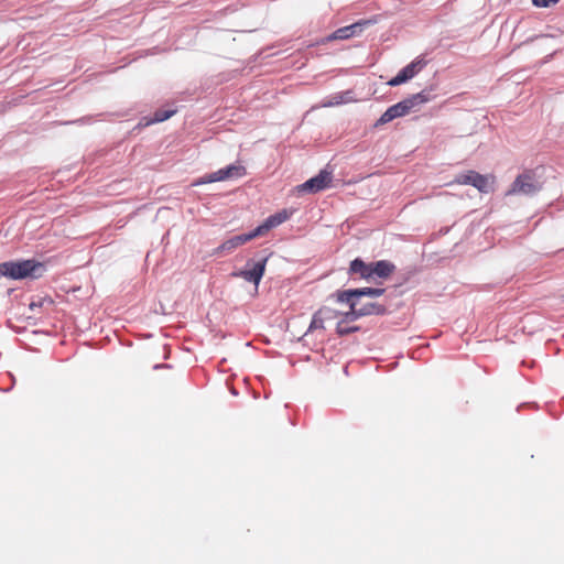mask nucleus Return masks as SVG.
Listing matches in <instances>:
<instances>
[{
  "instance_id": "22",
  "label": "nucleus",
  "mask_w": 564,
  "mask_h": 564,
  "mask_svg": "<svg viewBox=\"0 0 564 564\" xmlns=\"http://www.w3.org/2000/svg\"><path fill=\"white\" fill-rule=\"evenodd\" d=\"M408 80H410L408 77V74H405V72L402 68L393 78H391L388 82V85L394 87V86H399Z\"/></svg>"
},
{
  "instance_id": "16",
  "label": "nucleus",
  "mask_w": 564,
  "mask_h": 564,
  "mask_svg": "<svg viewBox=\"0 0 564 564\" xmlns=\"http://www.w3.org/2000/svg\"><path fill=\"white\" fill-rule=\"evenodd\" d=\"M340 303H347L349 305V311L341 314V319L339 322H344L346 324L355 322L356 319L360 318L361 315H359L358 310V302L357 299H352L350 301H339Z\"/></svg>"
},
{
  "instance_id": "19",
  "label": "nucleus",
  "mask_w": 564,
  "mask_h": 564,
  "mask_svg": "<svg viewBox=\"0 0 564 564\" xmlns=\"http://www.w3.org/2000/svg\"><path fill=\"white\" fill-rule=\"evenodd\" d=\"M175 112V109H159L154 112L153 117L150 120L145 121V126L156 122H163L171 118Z\"/></svg>"
},
{
  "instance_id": "17",
  "label": "nucleus",
  "mask_w": 564,
  "mask_h": 564,
  "mask_svg": "<svg viewBox=\"0 0 564 564\" xmlns=\"http://www.w3.org/2000/svg\"><path fill=\"white\" fill-rule=\"evenodd\" d=\"M351 100H352L351 91L346 90V91H340V93L329 96L327 98V100L323 101V106L324 107H334V106H339V105L349 102Z\"/></svg>"
},
{
  "instance_id": "18",
  "label": "nucleus",
  "mask_w": 564,
  "mask_h": 564,
  "mask_svg": "<svg viewBox=\"0 0 564 564\" xmlns=\"http://www.w3.org/2000/svg\"><path fill=\"white\" fill-rule=\"evenodd\" d=\"M425 65L426 62L423 58H416L403 67V70L408 74L409 79H412Z\"/></svg>"
},
{
  "instance_id": "6",
  "label": "nucleus",
  "mask_w": 564,
  "mask_h": 564,
  "mask_svg": "<svg viewBox=\"0 0 564 564\" xmlns=\"http://www.w3.org/2000/svg\"><path fill=\"white\" fill-rule=\"evenodd\" d=\"M267 260V258L259 261L248 260L243 270L232 272L231 275L242 278L245 281L253 283L256 288H258L265 271Z\"/></svg>"
},
{
  "instance_id": "4",
  "label": "nucleus",
  "mask_w": 564,
  "mask_h": 564,
  "mask_svg": "<svg viewBox=\"0 0 564 564\" xmlns=\"http://www.w3.org/2000/svg\"><path fill=\"white\" fill-rule=\"evenodd\" d=\"M246 175V167L240 164H230L216 172L206 174L193 182V186L220 182L229 178H239Z\"/></svg>"
},
{
  "instance_id": "7",
  "label": "nucleus",
  "mask_w": 564,
  "mask_h": 564,
  "mask_svg": "<svg viewBox=\"0 0 564 564\" xmlns=\"http://www.w3.org/2000/svg\"><path fill=\"white\" fill-rule=\"evenodd\" d=\"M453 183L462 185H471L476 187L480 193H489L491 191V183L485 175L479 174L476 171H467L456 175Z\"/></svg>"
},
{
  "instance_id": "11",
  "label": "nucleus",
  "mask_w": 564,
  "mask_h": 564,
  "mask_svg": "<svg viewBox=\"0 0 564 564\" xmlns=\"http://www.w3.org/2000/svg\"><path fill=\"white\" fill-rule=\"evenodd\" d=\"M253 238H257L253 230H251L250 232H247V234L234 236V237L227 239L226 241H224L220 246H218L215 249L214 254L230 253L236 248L252 240Z\"/></svg>"
},
{
  "instance_id": "12",
  "label": "nucleus",
  "mask_w": 564,
  "mask_h": 564,
  "mask_svg": "<svg viewBox=\"0 0 564 564\" xmlns=\"http://www.w3.org/2000/svg\"><path fill=\"white\" fill-rule=\"evenodd\" d=\"M290 217V213L285 209L269 216L263 224L253 229L256 237L263 235L272 228L286 221Z\"/></svg>"
},
{
  "instance_id": "3",
  "label": "nucleus",
  "mask_w": 564,
  "mask_h": 564,
  "mask_svg": "<svg viewBox=\"0 0 564 564\" xmlns=\"http://www.w3.org/2000/svg\"><path fill=\"white\" fill-rule=\"evenodd\" d=\"M542 189V182L536 177L534 171H525L519 174L513 181L507 194H520L532 196Z\"/></svg>"
},
{
  "instance_id": "10",
  "label": "nucleus",
  "mask_w": 564,
  "mask_h": 564,
  "mask_svg": "<svg viewBox=\"0 0 564 564\" xmlns=\"http://www.w3.org/2000/svg\"><path fill=\"white\" fill-rule=\"evenodd\" d=\"M384 293V289L381 288H361V289H349L337 293V301H350L357 299L359 302L361 296L379 297Z\"/></svg>"
},
{
  "instance_id": "13",
  "label": "nucleus",
  "mask_w": 564,
  "mask_h": 564,
  "mask_svg": "<svg viewBox=\"0 0 564 564\" xmlns=\"http://www.w3.org/2000/svg\"><path fill=\"white\" fill-rule=\"evenodd\" d=\"M395 270V265L388 260L371 262V281L375 278L386 279Z\"/></svg>"
},
{
  "instance_id": "20",
  "label": "nucleus",
  "mask_w": 564,
  "mask_h": 564,
  "mask_svg": "<svg viewBox=\"0 0 564 564\" xmlns=\"http://www.w3.org/2000/svg\"><path fill=\"white\" fill-rule=\"evenodd\" d=\"M322 314H323V311L319 310L318 312H316L313 315L311 324H310L308 329H307V333L308 332H313L315 329H323L324 328V318H323Z\"/></svg>"
},
{
  "instance_id": "23",
  "label": "nucleus",
  "mask_w": 564,
  "mask_h": 564,
  "mask_svg": "<svg viewBox=\"0 0 564 564\" xmlns=\"http://www.w3.org/2000/svg\"><path fill=\"white\" fill-rule=\"evenodd\" d=\"M560 0H532V3L538 8H547L556 4Z\"/></svg>"
},
{
  "instance_id": "5",
  "label": "nucleus",
  "mask_w": 564,
  "mask_h": 564,
  "mask_svg": "<svg viewBox=\"0 0 564 564\" xmlns=\"http://www.w3.org/2000/svg\"><path fill=\"white\" fill-rule=\"evenodd\" d=\"M267 260V258L259 261L248 260L243 270L232 272L231 275L242 278L245 281L253 283L256 288H258L265 271Z\"/></svg>"
},
{
  "instance_id": "2",
  "label": "nucleus",
  "mask_w": 564,
  "mask_h": 564,
  "mask_svg": "<svg viewBox=\"0 0 564 564\" xmlns=\"http://www.w3.org/2000/svg\"><path fill=\"white\" fill-rule=\"evenodd\" d=\"M431 100L430 91L422 90L389 107L375 123V127L383 126L393 119L408 115L415 107Z\"/></svg>"
},
{
  "instance_id": "21",
  "label": "nucleus",
  "mask_w": 564,
  "mask_h": 564,
  "mask_svg": "<svg viewBox=\"0 0 564 564\" xmlns=\"http://www.w3.org/2000/svg\"><path fill=\"white\" fill-rule=\"evenodd\" d=\"M358 330H359L358 326H348L344 322H338L337 326H336V333L339 336H346V335H349V334L358 332Z\"/></svg>"
},
{
  "instance_id": "1",
  "label": "nucleus",
  "mask_w": 564,
  "mask_h": 564,
  "mask_svg": "<svg viewBox=\"0 0 564 564\" xmlns=\"http://www.w3.org/2000/svg\"><path fill=\"white\" fill-rule=\"evenodd\" d=\"M46 267L35 259L6 261L0 263V276L11 280L39 279L43 276Z\"/></svg>"
},
{
  "instance_id": "25",
  "label": "nucleus",
  "mask_w": 564,
  "mask_h": 564,
  "mask_svg": "<svg viewBox=\"0 0 564 564\" xmlns=\"http://www.w3.org/2000/svg\"><path fill=\"white\" fill-rule=\"evenodd\" d=\"M166 365H155L154 368H161V367H165Z\"/></svg>"
},
{
  "instance_id": "9",
  "label": "nucleus",
  "mask_w": 564,
  "mask_h": 564,
  "mask_svg": "<svg viewBox=\"0 0 564 564\" xmlns=\"http://www.w3.org/2000/svg\"><path fill=\"white\" fill-rule=\"evenodd\" d=\"M332 182V174L325 170H322L316 176L307 180L301 184L297 189L299 192L306 193H318L325 189Z\"/></svg>"
},
{
  "instance_id": "15",
  "label": "nucleus",
  "mask_w": 564,
  "mask_h": 564,
  "mask_svg": "<svg viewBox=\"0 0 564 564\" xmlns=\"http://www.w3.org/2000/svg\"><path fill=\"white\" fill-rule=\"evenodd\" d=\"M358 310L361 317L369 315H384L387 313V307L384 305L375 302L361 305L358 303Z\"/></svg>"
},
{
  "instance_id": "24",
  "label": "nucleus",
  "mask_w": 564,
  "mask_h": 564,
  "mask_svg": "<svg viewBox=\"0 0 564 564\" xmlns=\"http://www.w3.org/2000/svg\"><path fill=\"white\" fill-rule=\"evenodd\" d=\"M42 305L41 302H31L30 303V310H34L35 307H40Z\"/></svg>"
},
{
  "instance_id": "8",
  "label": "nucleus",
  "mask_w": 564,
  "mask_h": 564,
  "mask_svg": "<svg viewBox=\"0 0 564 564\" xmlns=\"http://www.w3.org/2000/svg\"><path fill=\"white\" fill-rule=\"evenodd\" d=\"M375 21L373 20H360L356 23H352L350 25H346V26H343V28H339L337 29L335 32H333L332 34H329L325 41L326 42H329V41H335V40H348L352 36H358L362 33V31L373 24Z\"/></svg>"
},
{
  "instance_id": "14",
  "label": "nucleus",
  "mask_w": 564,
  "mask_h": 564,
  "mask_svg": "<svg viewBox=\"0 0 564 564\" xmlns=\"http://www.w3.org/2000/svg\"><path fill=\"white\" fill-rule=\"evenodd\" d=\"M349 274H358L361 279L371 281V262L366 263L360 258H356L350 262Z\"/></svg>"
}]
</instances>
